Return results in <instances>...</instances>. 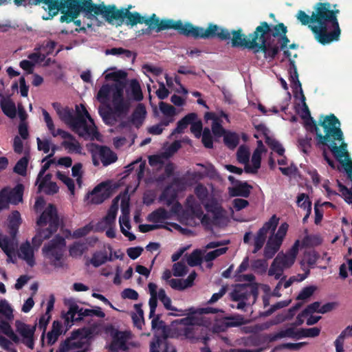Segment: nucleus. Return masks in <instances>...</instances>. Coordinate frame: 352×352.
<instances>
[{"mask_svg": "<svg viewBox=\"0 0 352 352\" xmlns=\"http://www.w3.org/2000/svg\"><path fill=\"white\" fill-rule=\"evenodd\" d=\"M284 55L288 58L287 71L289 80L294 96L298 97V94H299L302 103L301 117L305 120L307 129L311 132H315L316 146L322 150L324 158L328 164L331 168H336L335 163L327 155V150L329 149L338 162V169L340 172L345 173L347 175V177L351 179L352 161L349 159V155L346 151V144L342 143L338 147L336 142V140L341 141L342 140V132L340 129L339 120L334 115L327 116L322 120H320V125L323 127L325 133L324 135H322L310 116L309 109L305 103V97L303 94L301 84L298 80V75L294 62L291 60L290 54L287 50L284 52Z\"/></svg>", "mask_w": 352, "mask_h": 352, "instance_id": "obj_1", "label": "nucleus"}, {"mask_svg": "<svg viewBox=\"0 0 352 352\" xmlns=\"http://www.w3.org/2000/svg\"><path fill=\"white\" fill-rule=\"evenodd\" d=\"M286 27L283 24L270 27L265 22L256 28L252 38L247 40L240 31L230 33L233 47H244L253 50L255 53L262 52L264 58L271 62L280 50L286 47L289 39L285 36Z\"/></svg>", "mask_w": 352, "mask_h": 352, "instance_id": "obj_2", "label": "nucleus"}, {"mask_svg": "<svg viewBox=\"0 0 352 352\" xmlns=\"http://www.w3.org/2000/svg\"><path fill=\"white\" fill-rule=\"evenodd\" d=\"M338 9H331L329 3H318L311 16L300 10L297 19L304 25H308L316 39L324 45L338 41L340 29L337 19Z\"/></svg>", "mask_w": 352, "mask_h": 352, "instance_id": "obj_3", "label": "nucleus"}, {"mask_svg": "<svg viewBox=\"0 0 352 352\" xmlns=\"http://www.w3.org/2000/svg\"><path fill=\"white\" fill-rule=\"evenodd\" d=\"M85 1L91 0H14L18 6L27 4H37L40 2L44 3V9L48 10L51 15L56 14L60 11L64 15L61 16V22H71L82 12V21L76 20L75 24L79 27L80 30L86 31L95 26L100 25L101 22L92 11V8H85L83 6Z\"/></svg>", "mask_w": 352, "mask_h": 352, "instance_id": "obj_4", "label": "nucleus"}, {"mask_svg": "<svg viewBox=\"0 0 352 352\" xmlns=\"http://www.w3.org/2000/svg\"><path fill=\"white\" fill-rule=\"evenodd\" d=\"M124 84H106L97 94V99L101 103L109 102V110L118 118L125 116L130 109L131 102L124 98Z\"/></svg>", "mask_w": 352, "mask_h": 352, "instance_id": "obj_5", "label": "nucleus"}, {"mask_svg": "<svg viewBox=\"0 0 352 352\" xmlns=\"http://www.w3.org/2000/svg\"><path fill=\"white\" fill-rule=\"evenodd\" d=\"M36 224V234L32 240L36 250L44 240L49 239L58 230L60 220L56 207L51 204H49L37 219Z\"/></svg>", "mask_w": 352, "mask_h": 352, "instance_id": "obj_6", "label": "nucleus"}, {"mask_svg": "<svg viewBox=\"0 0 352 352\" xmlns=\"http://www.w3.org/2000/svg\"><path fill=\"white\" fill-rule=\"evenodd\" d=\"M2 325L1 331L6 333L15 343H21L30 349L34 347L36 337L35 331L36 325H31L20 320L15 321V332H14L8 323Z\"/></svg>", "mask_w": 352, "mask_h": 352, "instance_id": "obj_7", "label": "nucleus"}, {"mask_svg": "<svg viewBox=\"0 0 352 352\" xmlns=\"http://www.w3.org/2000/svg\"><path fill=\"white\" fill-rule=\"evenodd\" d=\"M300 241L296 240L285 252H279L272 261L268 270V275L279 280L283 276L285 270L290 268L295 263L299 252Z\"/></svg>", "mask_w": 352, "mask_h": 352, "instance_id": "obj_8", "label": "nucleus"}, {"mask_svg": "<svg viewBox=\"0 0 352 352\" xmlns=\"http://www.w3.org/2000/svg\"><path fill=\"white\" fill-rule=\"evenodd\" d=\"M65 247V239L60 235H56L43 246L42 253L52 266L62 267L64 265L63 255Z\"/></svg>", "mask_w": 352, "mask_h": 352, "instance_id": "obj_9", "label": "nucleus"}, {"mask_svg": "<svg viewBox=\"0 0 352 352\" xmlns=\"http://www.w3.org/2000/svg\"><path fill=\"white\" fill-rule=\"evenodd\" d=\"M146 114V111L144 106L142 104H139L131 117L125 120L121 121L118 126V130L127 134L128 138L131 139V142L130 145L133 144L136 137V135L132 131L133 126L138 129L143 123Z\"/></svg>", "mask_w": 352, "mask_h": 352, "instance_id": "obj_10", "label": "nucleus"}, {"mask_svg": "<svg viewBox=\"0 0 352 352\" xmlns=\"http://www.w3.org/2000/svg\"><path fill=\"white\" fill-rule=\"evenodd\" d=\"M58 116L60 119L63 121L65 124L69 126V127L80 137L84 138L89 134H92V129L89 128V132L86 131L83 127L86 126V120L83 118H75L74 112L72 108L68 107H64L61 109V111H58Z\"/></svg>", "mask_w": 352, "mask_h": 352, "instance_id": "obj_11", "label": "nucleus"}, {"mask_svg": "<svg viewBox=\"0 0 352 352\" xmlns=\"http://www.w3.org/2000/svg\"><path fill=\"white\" fill-rule=\"evenodd\" d=\"M83 3L85 8H92L95 14H100L109 23H122L124 19V10H116L115 6L94 5L91 1Z\"/></svg>", "mask_w": 352, "mask_h": 352, "instance_id": "obj_12", "label": "nucleus"}, {"mask_svg": "<svg viewBox=\"0 0 352 352\" xmlns=\"http://www.w3.org/2000/svg\"><path fill=\"white\" fill-rule=\"evenodd\" d=\"M288 227L289 226L287 223H283L279 226L276 233L270 232L271 234L267 241L263 254L267 259L272 258L279 250L287 234Z\"/></svg>", "mask_w": 352, "mask_h": 352, "instance_id": "obj_13", "label": "nucleus"}, {"mask_svg": "<svg viewBox=\"0 0 352 352\" xmlns=\"http://www.w3.org/2000/svg\"><path fill=\"white\" fill-rule=\"evenodd\" d=\"M88 150L92 156L93 164L98 166L101 161L104 166L114 163L118 157L109 148L105 146H100L96 144H91L88 146Z\"/></svg>", "mask_w": 352, "mask_h": 352, "instance_id": "obj_14", "label": "nucleus"}, {"mask_svg": "<svg viewBox=\"0 0 352 352\" xmlns=\"http://www.w3.org/2000/svg\"><path fill=\"white\" fill-rule=\"evenodd\" d=\"M279 219L273 215L272 217L264 223L263 227L259 229L254 239V250L253 253H256L263 246L265 241L267 234L270 232H274L278 224Z\"/></svg>", "mask_w": 352, "mask_h": 352, "instance_id": "obj_15", "label": "nucleus"}, {"mask_svg": "<svg viewBox=\"0 0 352 352\" xmlns=\"http://www.w3.org/2000/svg\"><path fill=\"white\" fill-rule=\"evenodd\" d=\"M120 199L122 210V214L119 218L120 230L129 240L133 241L135 239V236L129 232L131 229L129 221V199L126 196L120 197Z\"/></svg>", "mask_w": 352, "mask_h": 352, "instance_id": "obj_16", "label": "nucleus"}, {"mask_svg": "<svg viewBox=\"0 0 352 352\" xmlns=\"http://www.w3.org/2000/svg\"><path fill=\"white\" fill-rule=\"evenodd\" d=\"M120 196L116 197L108 210L107 215L99 221L95 226L94 230L96 232H103L106 229L116 225V219L119 206Z\"/></svg>", "mask_w": 352, "mask_h": 352, "instance_id": "obj_17", "label": "nucleus"}, {"mask_svg": "<svg viewBox=\"0 0 352 352\" xmlns=\"http://www.w3.org/2000/svg\"><path fill=\"white\" fill-rule=\"evenodd\" d=\"M257 295L256 288L252 284H238L235 285L230 296L232 300H247L250 296Z\"/></svg>", "mask_w": 352, "mask_h": 352, "instance_id": "obj_18", "label": "nucleus"}, {"mask_svg": "<svg viewBox=\"0 0 352 352\" xmlns=\"http://www.w3.org/2000/svg\"><path fill=\"white\" fill-rule=\"evenodd\" d=\"M112 342L109 346L111 352L117 350H126L127 342L132 338V333L129 331H120L114 330L111 332Z\"/></svg>", "mask_w": 352, "mask_h": 352, "instance_id": "obj_19", "label": "nucleus"}, {"mask_svg": "<svg viewBox=\"0 0 352 352\" xmlns=\"http://www.w3.org/2000/svg\"><path fill=\"white\" fill-rule=\"evenodd\" d=\"M148 292L151 298L148 300V305L150 308L149 318H152L155 313L157 306V300L160 301L164 299L168 296L164 289L161 288L157 291V285L155 283H150L148 285Z\"/></svg>", "mask_w": 352, "mask_h": 352, "instance_id": "obj_20", "label": "nucleus"}, {"mask_svg": "<svg viewBox=\"0 0 352 352\" xmlns=\"http://www.w3.org/2000/svg\"><path fill=\"white\" fill-rule=\"evenodd\" d=\"M76 111L78 114V118H83L86 120V126H84L83 127L86 131L89 132V128H91L92 129V134H89L87 136L84 137L85 140H94L98 139L99 136V133L97 131L96 126L94 124V122L93 119L91 118V116L89 115V112L85 108V106L82 104H80V105H76Z\"/></svg>", "mask_w": 352, "mask_h": 352, "instance_id": "obj_21", "label": "nucleus"}, {"mask_svg": "<svg viewBox=\"0 0 352 352\" xmlns=\"http://www.w3.org/2000/svg\"><path fill=\"white\" fill-rule=\"evenodd\" d=\"M52 175L47 173L45 176H37L35 182V186H37V192H43L47 195H53L58 192V187L57 184L52 182Z\"/></svg>", "mask_w": 352, "mask_h": 352, "instance_id": "obj_22", "label": "nucleus"}, {"mask_svg": "<svg viewBox=\"0 0 352 352\" xmlns=\"http://www.w3.org/2000/svg\"><path fill=\"white\" fill-rule=\"evenodd\" d=\"M319 256L314 250L305 252L303 257L300 262V267L304 274H298L300 280H305L309 274L310 268L314 267Z\"/></svg>", "mask_w": 352, "mask_h": 352, "instance_id": "obj_23", "label": "nucleus"}, {"mask_svg": "<svg viewBox=\"0 0 352 352\" xmlns=\"http://www.w3.org/2000/svg\"><path fill=\"white\" fill-rule=\"evenodd\" d=\"M110 196V190L107 185L102 183L94 188L87 195L88 202L92 204H100Z\"/></svg>", "mask_w": 352, "mask_h": 352, "instance_id": "obj_24", "label": "nucleus"}, {"mask_svg": "<svg viewBox=\"0 0 352 352\" xmlns=\"http://www.w3.org/2000/svg\"><path fill=\"white\" fill-rule=\"evenodd\" d=\"M266 153V149L261 141H258L257 147L254 150L251 159V164L248 163L245 166L247 173H256L261 166V161L263 154Z\"/></svg>", "mask_w": 352, "mask_h": 352, "instance_id": "obj_25", "label": "nucleus"}, {"mask_svg": "<svg viewBox=\"0 0 352 352\" xmlns=\"http://www.w3.org/2000/svg\"><path fill=\"white\" fill-rule=\"evenodd\" d=\"M201 38H209L217 37L221 40H229L231 38L230 33L225 29L215 25H210L207 29L201 28Z\"/></svg>", "mask_w": 352, "mask_h": 352, "instance_id": "obj_26", "label": "nucleus"}, {"mask_svg": "<svg viewBox=\"0 0 352 352\" xmlns=\"http://www.w3.org/2000/svg\"><path fill=\"white\" fill-rule=\"evenodd\" d=\"M160 201L166 206H172L171 212L177 214L182 210L181 204L176 201V194L172 192L171 187H167L160 197Z\"/></svg>", "mask_w": 352, "mask_h": 352, "instance_id": "obj_27", "label": "nucleus"}, {"mask_svg": "<svg viewBox=\"0 0 352 352\" xmlns=\"http://www.w3.org/2000/svg\"><path fill=\"white\" fill-rule=\"evenodd\" d=\"M71 345L77 352H86L88 348V339L80 329L72 332L71 336L67 338Z\"/></svg>", "mask_w": 352, "mask_h": 352, "instance_id": "obj_28", "label": "nucleus"}, {"mask_svg": "<svg viewBox=\"0 0 352 352\" xmlns=\"http://www.w3.org/2000/svg\"><path fill=\"white\" fill-rule=\"evenodd\" d=\"M79 329L82 335L85 336L87 339H90L102 333L104 329V324L102 321L91 320L89 322L87 327Z\"/></svg>", "mask_w": 352, "mask_h": 352, "instance_id": "obj_29", "label": "nucleus"}, {"mask_svg": "<svg viewBox=\"0 0 352 352\" xmlns=\"http://www.w3.org/2000/svg\"><path fill=\"white\" fill-rule=\"evenodd\" d=\"M125 91L129 102L131 100L139 102L143 99L140 85L136 79H132L129 82Z\"/></svg>", "mask_w": 352, "mask_h": 352, "instance_id": "obj_30", "label": "nucleus"}, {"mask_svg": "<svg viewBox=\"0 0 352 352\" xmlns=\"http://www.w3.org/2000/svg\"><path fill=\"white\" fill-rule=\"evenodd\" d=\"M34 254V250L33 247L31 246L29 241H26L20 245L18 256L20 258L25 261L30 267L34 266L35 264Z\"/></svg>", "mask_w": 352, "mask_h": 352, "instance_id": "obj_31", "label": "nucleus"}, {"mask_svg": "<svg viewBox=\"0 0 352 352\" xmlns=\"http://www.w3.org/2000/svg\"><path fill=\"white\" fill-rule=\"evenodd\" d=\"M285 338L300 339V332L299 331L296 330L294 327H289L280 329L276 333H271L267 337L270 342H274Z\"/></svg>", "mask_w": 352, "mask_h": 352, "instance_id": "obj_32", "label": "nucleus"}, {"mask_svg": "<svg viewBox=\"0 0 352 352\" xmlns=\"http://www.w3.org/2000/svg\"><path fill=\"white\" fill-rule=\"evenodd\" d=\"M103 76L107 81H113V84H123L126 78V72L113 67L105 70Z\"/></svg>", "mask_w": 352, "mask_h": 352, "instance_id": "obj_33", "label": "nucleus"}, {"mask_svg": "<svg viewBox=\"0 0 352 352\" xmlns=\"http://www.w3.org/2000/svg\"><path fill=\"white\" fill-rule=\"evenodd\" d=\"M204 118L206 121L212 120L211 128L214 135L221 137L226 133L224 129L221 126L222 121L221 118L214 113L208 112L205 114Z\"/></svg>", "mask_w": 352, "mask_h": 352, "instance_id": "obj_34", "label": "nucleus"}, {"mask_svg": "<svg viewBox=\"0 0 352 352\" xmlns=\"http://www.w3.org/2000/svg\"><path fill=\"white\" fill-rule=\"evenodd\" d=\"M174 29L179 30L182 34L194 38H200V31H202L201 28L194 27L188 23L183 24L181 21L175 22Z\"/></svg>", "mask_w": 352, "mask_h": 352, "instance_id": "obj_35", "label": "nucleus"}, {"mask_svg": "<svg viewBox=\"0 0 352 352\" xmlns=\"http://www.w3.org/2000/svg\"><path fill=\"white\" fill-rule=\"evenodd\" d=\"M203 205L208 212L214 214L215 218L223 216L224 210L221 204L215 198L210 197Z\"/></svg>", "mask_w": 352, "mask_h": 352, "instance_id": "obj_36", "label": "nucleus"}, {"mask_svg": "<svg viewBox=\"0 0 352 352\" xmlns=\"http://www.w3.org/2000/svg\"><path fill=\"white\" fill-rule=\"evenodd\" d=\"M160 111L164 116V118L162 120L164 122L165 124H169L175 120V116L177 113L176 109L172 105L161 102L159 104Z\"/></svg>", "mask_w": 352, "mask_h": 352, "instance_id": "obj_37", "label": "nucleus"}, {"mask_svg": "<svg viewBox=\"0 0 352 352\" xmlns=\"http://www.w3.org/2000/svg\"><path fill=\"white\" fill-rule=\"evenodd\" d=\"M36 142L38 151H43L44 153H49L50 151H52V152L47 156H46L43 161L54 155L56 148L50 139H41L40 138H37Z\"/></svg>", "mask_w": 352, "mask_h": 352, "instance_id": "obj_38", "label": "nucleus"}, {"mask_svg": "<svg viewBox=\"0 0 352 352\" xmlns=\"http://www.w3.org/2000/svg\"><path fill=\"white\" fill-rule=\"evenodd\" d=\"M252 187L246 182H237L235 186L229 188V193L232 197L241 196L248 197Z\"/></svg>", "mask_w": 352, "mask_h": 352, "instance_id": "obj_39", "label": "nucleus"}, {"mask_svg": "<svg viewBox=\"0 0 352 352\" xmlns=\"http://www.w3.org/2000/svg\"><path fill=\"white\" fill-rule=\"evenodd\" d=\"M162 303L164 305V307L166 309L169 311H174L179 312L178 314L170 313V315L174 316H186L188 314H194L197 312L196 309L194 307H190L188 309L182 310L178 309L172 305L171 299L167 296L162 300H161Z\"/></svg>", "mask_w": 352, "mask_h": 352, "instance_id": "obj_40", "label": "nucleus"}, {"mask_svg": "<svg viewBox=\"0 0 352 352\" xmlns=\"http://www.w3.org/2000/svg\"><path fill=\"white\" fill-rule=\"evenodd\" d=\"M63 333L62 323L58 320H55L52 323L51 331L46 336L47 342L50 345L54 344L58 339V337Z\"/></svg>", "mask_w": 352, "mask_h": 352, "instance_id": "obj_41", "label": "nucleus"}, {"mask_svg": "<svg viewBox=\"0 0 352 352\" xmlns=\"http://www.w3.org/2000/svg\"><path fill=\"white\" fill-rule=\"evenodd\" d=\"M14 318L13 309L11 305L6 299L0 300V324L6 323L3 319L11 320Z\"/></svg>", "mask_w": 352, "mask_h": 352, "instance_id": "obj_42", "label": "nucleus"}, {"mask_svg": "<svg viewBox=\"0 0 352 352\" xmlns=\"http://www.w3.org/2000/svg\"><path fill=\"white\" fill-rule=\"evenodd\" d=\"M278 164L280 166L279 169L281 173L288 177L295 176L297 173L298 168L293 164L291 163L288 165L287 158L282 155L280 159L278 160Z\"/></svg>", "mask_w": 352, "mask_h": 352, "instance_id": "obj_43", "label": "nucleus"}, {"mask_svg": "<svg viewBox=\"0 0 352 352\" xmlns=\"http://www.w3.org/2000/svg\"><path fill=\"white\" fill-rule=\"evenodd\" d=\"M206 250L196 249L192 253L186 254V261L190 267L201 265Z\"/></svg>", "mask_w": 352, "mask_h": 352, "instance_id": "obj_44", "label": "nucleus"}, {"mask_svg": "<svg viewBox=\"0 0 352 352\" xmlns=\"http://www.w3.org/2000/svg\"><path fill=\"white\" fill-rule=\"evenodd\" d=\"M1 107L3 112L10 118L16 116V107L14 102L10 98H3L1 100Z\"/></svg>", "mask_w": 352, "mask_h": 352, "instance_id": "obj_45", "label": "nucleus"}, {"mask_svg": "<svg viewBox=\"0 0 352 352\" xmlns=\"http://www.w3.org/2000/svg\"><path fill=\"white\" fill-rule=\"evenodd\" d=\"M197 119V114L195 113H190L184 116L182 120H180L177 124L175 129L171 133V135H175V133H182L184 132V129L190 124V122L193 120Z\"/></svg>", "mask_w": 352, "mask_h": 352, "instance_id": "obj_46", "label": "nucleus"}, {"mask_svg": "<svg viewBox=\"0 0 352 352\" xmlns=\"http://www.w3.org/2000/svg\"><path fill=\"white\" fill-rule=\"evenodd\" d=\"M61 145L69 153L82 154V147L74 137L67 141H63Z\"/></svg>", "mask_w": 352, "mask_h": 352, "instance_id": "obj_47", "label": "nucleus"}, {"mask_svg": "<svg viewBox=\"0 0 352 352\" xmlns=\"http://www.w3.org/2000/svg\"><path fill=\"white\" fill-rule=\"evenodd\" d=\"M8 189V194L10 203L12 204H18L22 201L23 186L21 184L16 185L14 188L6 187Z\"/></svg>", "mask_w": 352, "mask_h": 352, "instance_id": "obj_48", "label": "nucleus"}, {"mask_svg": "<svg viewBox=\"0 0 352 352\" xmlns=\"http://www.w3.org/2000/svg\"><path fill=\"white\" fill-rule=\"evenodd\" d=\"M135 312L131 314V318L134 325L139 329H142L144 324V311L141 304L134 305Z\"/></svg>", "mask_w": 352, "mask_h": 352, "instance_id": "obj_49", "label": "nucleus"}, {"mask_svg": "<svg viewBox=\"0 0 352 352\" xmlns=\"http://www.w3.org/2000/svg\"><path fill=\"white\" fill-rule=\"evenodd\" d=\"M172 214H174L167 212L164 208H160L149 215L148 220L154 223H162L169 219Z\"/></svg>", "mask_w": 352, "mask_h": 352, "instance_id": "obj_50", "label": "nucleus"}, {"mask_svg": "<svg viewBox=\"0 0 352 352\" xmlns=\"http://www.w3.org/2000/svg\"><path fill=\"white\" fill-rule=\"evenodd\" d=\"M228 250V248H221L213 251L206 253L203 256V261L207 263V267L211 268L212 266V261L218 256L225 254Z\"/></svg>", "mask_w": 352, "mask_h": 352, "instance_id": "obj_51", "label": "nucleus"}, {"mask_svg": "<svg viewBox=\"0 0 352 352\" xmlns=\"http://www.w3.org/2000/svg\"><path fill=\"white\" fill-rule=\"evenodd\" d=\"M124 10V18L126 19V23L128 25L133 26L137 23H143L144 16H141L138 12H130L128 10Z\"/></svg>", "mask_w": 352, "mask_h": 352, "instance_id": "obj_52", "label": "nucleus"}, {"mask_svg": "<svg viewBox=\"0 0 352 352\" xmlns=\"http://www.w3.org/2000/svg\"><path fill=\"white\" fill-rule=\"evenodd\" d=\"M187 208L190 210L192 214L197 217H201L203 214L201 205L197 203L193 196H190L186 199Z\"/></svg>", "mask_w": 352, "mask_h": 352, "instance_id": "obj_53", "label": "nucleus"}, {"mask_svg": "<svg viewBox=\"0 0 352 352\" xmlns=\"http://www.w3.org/2000/svg\"><path fill=\"white\" fill-rule=\"evenodd\" d=\"M56 177L67 187L71 195H74L75 185L74 180L70 178L68 175L60 171L56 173Z\"/></svg>", "mask_w": 352, "mask_h": 352, "instance_id": "obj_54", "label": "nucleus"}, {"mask_svg": "<svg viewBox=\"0 0 352 352\" xmlns=\"http://www.w3.org/2000/svg\"><path fill=\"white\" fill-rule=\"evenodd\" d=\"M296 204L298 207L305 211H311V201L305 193H300L297 196Z\"/></svg>", "mask_w": 352, "mask_h": 352, "instance_id": "obj_55", "label": "nucleus"}, {"mask_svg": "<svg viewBox=\"0 0 352 352\" xmlns=\"http://www.w3.org/2000/svg\"><path fill=\"white\" fill-rule=\"evenodd\" d=\"M108 261L107 254L105 252H95L90 260V263L98 267Z\"/></svg>", "mask_w": 352, "mask_h": 352, "instance_id": "obj_56", "label": "nucleus"}, {"mask_svg": "<svg viewBox=\"0 0 352 352\" xmlns=\"http://www.w3.org/2000/svg\"><path fill=\"white\" fill-rule=\"evenodd\" d=\"M223 135H224L223 140L225 144L229 147L230 148H234L239 142V135L235 133H225Z\"/></svg>", "mask_w": 352, "mask_h": 352, "instance_id": "obj_57", "label": "nucleus"}, {"mask_svg": "<svg viewBox=\"0 0 352 352\" xmlns=\"http://www.w3.org/2000/svg\"><path fill=\"white\" fill-rule=\"evenodd\" d=\"M250 155L249 148L246 146L242 145L237 151V160L241 164H245V166L249 162Z\"/></svg>", "mask_w": 352, "mask_h": 352, "instance_id": "obj_58", "label": "nucleus"}, {"mask_svg": "<svg viewBox=\"0 0 352 352\" xmlns=\"http://www.w3.org/2000/svg\"><path fill=\"white\" fill-rule=\"evenodd\" d=\"M169 285L173 289L179 291H182L190 287V284H188L186 279H170Z\"/></svg>", "mask_w": 352, "mask_h": 352, "instance_id": "obj_59", "label": "nucleus"}, {"mask_svg": "<svg viewBox=\"0 0 352 352\" xmlns=\"http://www.w3.org/2000/svg\"><path fill=\"white\" fill-rule=\"evenodd\" d=\"M195 193L204 204L209 198V192L206 187L202 184H198L195 188Z\"/></svg>", "mask_w": 352, "mask_h": 352, "instance_id": "obj_60", "label": "nucleus"}, {"mask_svg": "<svg viewBox=\"0 0 352 352\" xmlns=\"http://www.w3.org/2000/svg\"><path fill=\"white\" fill-rule=\"evenodd\" d=\"M142 69L143 73L149 78L151 82H153V80H151L150 77V74L154 76H159L162 74V69L161 67L152 65L145 64L142 66Z\"/></svg>", "mask_w": 352, "mask_h": 352, "instance_id": "obj_61", "label": "nucleus"}, {"mask_svg": "<svg viewBox=\"0 0 352 352\" xmlns=\"http://www.w3.org/2000/svg\"><path fill=\"white\" fill-rule=\"evenodd\" d=\"M180 147L181 142L179 141H175L170 145L165 147L162 153L165 156V158L168 160L171 156H173L179 149Z\"/></svg>", "mask_w": 352, "mask_h": 352, "instance_id": "obj_62", "label": "nucleus"}, {"mask_svg": "<svg viewBox=\"0 0 352 352\" xmlns=\"http://www.w3.org/2000/svg\"><path fill=\"white\" fill-rule=\"evenodd\" d=\"M187 266L183 261L175 263L173 266V272L175 276H183L187 273Z\"/></svg>", "mask_w": 352, "mask_h": 352, "instance_id": "obj_63", "label": "nucleus"}, {"mask_svg": "<svg viewBox=\"0 0 352 352\" xmlns=\"http://www.w3.org/2000/svg\"><path fill=\"white\" fill-rule=\"evenodd\" d=\"M322 243V238L319 234L307 235L303 239L302 243L307 246H316Z\"/></svg>", "mask_w": 352, "mask_h": 352, "instance_id": "obj_64", "label": "nucleus"}]
</instances>
